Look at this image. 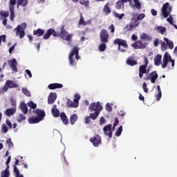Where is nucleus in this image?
Here are the masks:
<instances>
[{
    "label": "nucleus",
    "instance_id": "obj_1",
    "mask_svg": "<svg viewBox=\"0 0 177 177\" xmlns=\"http://www.w3.org/2000/svg\"><path fill=\"white\" fill-rule=\"evenodd\" d=\"M26 28H27V24L22 23L21 25H18L15 29L14 31H16V37H19L21 39L24 38L26 35Z\"/></svg>",
    "mask_w": 177,
    "mask_h": 177
},
{
    "label": "nucleus",
    "instance_id": "obj_2",
    "mask_svg": "<svg viewBox=\"0 0 177 177\" xmlns=\"http://www.w3.org/2000/svg\"><path fill=\"white\" fill-rule=\"evenodd\" d=\"M139 24H140V22H139V21H137L136 17H133L131 19L129 24L126 25L125 28H124V31H132L133 28H136V27H138Z\"/></svg>",
    "mask_w": 177,
    "mask_h": 177
},
{
    "label": "nucleus",
    "instance_id": "obj_3",
    "mask_svg": "<svg viewBox=\"0 0 177 177\" xmlns=\"http://www.w3.org/2000/svg\"><path fill=\"white\" fill-rule=\"evenodd\" d=\"M113 44L114 45H118V50L120 52H125V49H128V43L127 42V40L117 38L113 41ZM121 46H123L125 49L121 48Z\"/></svg>",
    "mask_w": 177,
    "mask_h": 177
},
{
    "label": "nucleus",
    "instance_id": "obj_4",
    "mask_svg": "<svg viewBox=\"0 0 177 177\" xmlns=\"http://www.w3.org/2000/svg\"><path fill=\"white\" fill-rule=\"evenodd\" d=\"M88 109L90 111H91V113L93 111L97 113H100L102 110H103V106L100 105V102H97V103L96 102L91 103L89 105Z\"/></svg>",
    "mask_w": 177,
    "mask_h": 177
},
{
    "label": "nucleus",
    "instance_id": "obj_5",
    "mask_svg": "<svg viewBox=\"0 0 177 177\" xmlns=\"http://www.w3.org/2000/svg\"><path fill=\"white\" fill-rule=\"evenodd\" d=\"M172 12V7L169 6V3H165L162 8V15L167 19Z\"/></svg>",
    "mask_w": 177,
    "mask_h": 177
},
{
    "label": "nucleus",
    "instance_id": "obj_6",
    "mask_svg": "<svg viewBox=\"0 0 177 177\" xmlns=\"http://www.w3.org/2000/svg\"><path fill=\"white\" fill-rule=\"evenodd\" d=\"M100 38L101 42L103 44H107V42H109V38H110L109 32H107L106 29H102L100 33Z\"/></svg>",
    "mask_w": 177,
    "mask_h": 177
},
{
    "label": "nucleus",
    "instance_id": "obj_7",
    "mask_svg": "<svg viewBox=\"0 0 177 177\" xmlns=\"http://www.w3.org/2000/svg\"><path fill=\"white\" fill-rule=\"evenodd\" d=\"M90 142L93 143L94 147H99V145H102V137L99 134H95L90 138Z\"/></svg>",
    "mask_w": 177,
    "mask_h": 177
},
{
    "label": "nucleus",
    "instance_id": "obj_8",
    "mask_svg": "<svg viewBox=\"0 0 177 177\" xmlns=\"http://www.w3.org/2000/svg\"><path fill=\"white\" fill-rule=\"evenodd\" d=\"M59 37L65 41H70L71 39V35L68 34V32L64 29V25L61 27Z\"/></svg>",
    "mask_w": 177,
    "mask_h": 177
},
{
    "label": "nucleus",
    "instance_id": "obj_9",
    "mask_svg": "<svg viewBox=\"0 0 177 177\" xmlns=\"http://www.w3.org/2000/svg\"><path fill=\"white\" fill-rule=\"evenodd\" d=\"M171 59L172 57H171V55H169L168 52H165L163 55L162 68H165V67L168 66V63L171 62Z\"/></svg>",
    "mask_w": 177,
    "mask_h": 177
},
{
    "label": "nucleus",
    "instance_id": "obj_10",
    "mask_svg": "<svg viewBox=\"0 0 177 177\" xmlns=\"http://www.w3.org/2000/svg\"><path fill=\"white\" fill-rule=\"evenodd\" d=\"M112 127L113 125L111 124H107L103 128L105 135H106V136H109V139H111L113 138V131H111Z\"/></svg>",
    "mask_w": 177,
    "mask_h": 177
},
{
    "label": "nucleus",
    "instance_id": "obj_11",
    "mask_svg": "<svg viewBox=\"0 0 177 177\" xmlns=\"http://www.w3.org/2000/svg\"><path fill=\"white\" fill-rule=\"evenodd\" d=\"M132 48L134 49H145L146 44H143L140 40H138L135 43L131 44Z\"/></svg>",
    "mask_w": 177,
    "mask_h": 177
},
{
    "label": "nucleus",
    "instance_id": "obj_12",
    "mask_svg": "<svg viewBox=\"0 0 177 177\" xmlns=\"http://www.w3.org/2000/svg\"><path fill=\"white\" fill-rule=\"evenodd\" d=\"M57 97V95L56 93H50L48 97V104H53L55 102H56Z\"/></svg>",
    "mask_w": 177,
    "mask_h": 177
},
{
    "label": "nucleus",
    "instance_id": "obj_13",
    "mask_svg": "<svg viewBox=\"0 0 177 177\" xmlns=\"http://www.w3.org/2000/svg\"><path fill=\"white\" fill-rule=\"evenodd\" d=\"M10 67L12 71L15 73H17L19 71L17 70V60L16 58H13L10 61Z\"/></svg>",
    "mask_w": 177,
    "mask_h": 177
},
{
    "label": "nucleus",
    "instance_id": "obj_14",
    "mask_svg": "<svg viewBox=\"0 0 177 177\" xmlns=\"http://www.w3.org/2000/svg\"><path fill=\"white\" fill-rule=\"evenodd\" d=\"M16 111H17L16 107H12V108L7 109L4 112V114L7 115V117H12V115H15V113H16Z\"/></svg>",
    "mask_w": 177,
    "mask_h": 177
},
{
    "label": "nucleus",
    "instance_id": "obj_15",
    "mask_svg": "<svg viewBox=\"0 0 177 177\" xmlns=\"http://www.w3.org/2000/svg\"><path fill=\"white\" fill-rule=\"evenodd\" d=\"M79 105V103H75V102L71 101L69 98L67 99L66 106L69 109H75L78 107Z\"/></svg>",
    "mask_w": 177,
    "mask_h": 177
},
{
    "label": "nucleus",
    "instance_id": "obj_16",
    "mask_svg": "<svg viewBox=\"0 0 177 177\" xmlns=\"http://www.w3.org/2000/svg\"><path fill=\"white\" fill-rule=\"evenodd\" d=\"M28 122L29 124H38V122H41V120L38 116L35 115L28 118Z\"/></svg>",
    "mask_w": 177,
    "mask_h": 177
},
{
    "label": "nucleus",
    "instance_id": "obj_17",
    "mask_svg": "<svg viewBox=\"0 0 177 177\" xmlns=\"http://www.w3.org/2000/svg\"><path fill=\"white\" fill-rule=\"evenodd\" d=\"M147 73V66H145L144 65H141L139 67V77L140 78H143V74H146Z\"/></svg>",
    "mask_w": 177,
    "mask_h": 177
},
{
    "label": "nucleus",
    "instance_id": "obj_18",
    "mask_svg": "<svg viewBox=\"0 0 177 177\" xmlns=\"http://www.w3.org/2000/svg\"><path fill=\"white\" fill-rule=\"evenodd\" d=\"M80 52V48L77 47V46H75L71 51L70 53H73V57H74V55H75V59L77 60H80L81 59V57H80V55H78Z\"/></svg>",
    "mask_w": 177,
    "mask_h": 177
},
{
    "label": "nucleus",
    "instance_id": "obj_19",
    "mask_svg": "<svg viewBox=\"0 0 177 177\" xmlns=\"http://www.w3.org/2000/svg\"><path fill=\"white\" fill-rule=\"evenodd\" d=\"M162 62V55L161 54H158L154 58V64L155 66H160Z\"/></svg>",
    "mask_w": 177,
    "mask_h": 177
},
{
    "label": "nucleus",
    "instance_id": "obj_20",
    "mask_svg": "<svg viewBox=\"0 0 177 177\" xmlns=\"http://www.w3.org/2000/svg\"><path fill=\"white\" fill-rule=\"evenodd\" d=\"M59 117L64 125H68V118H67V115L64 112H62Z\"/></svg>",
    "mask_w": 177,
    "mask_h": 177
},
{
    "label": "nucleus",
    "instance_id": "obj_21",
    "mask_svg": "<svg viewBox=\"0 0 177 177\" xmlns=\"http://www.w3.org/2000/svg\"><path fill=\"white\" fill-rule=\"evenodd\" d=\"M126 63L128 66L133 67V66H136L138 64V61L133 59V57H131L127 59Z\"/></svg>",
    "mask_w": 177,
    "mask_h": 177
},
{
    "label": "nucleus",
    "instance_id": "obj_22",
    "mask_svg": "<svg viewBox=\"0 0 177 177\" xmlns=\"http://www.w3.org/2000/svg\"><path fill=\"white\" fill-rule=\"evenodd\" d=\"M48 89H59L60 88H63V84L59 83H53L50 84L48 86Z\"/></svg>",
    "mask_w": 177,
    "mask_h": 177
},
{
    "label": "nucleus",
    "instance_id": "obj_23",
    "mask_svg": "<svg viewBox=\"0 0 177 177\" xmlns=\"http://www.w3.org/2000/svg\"><path fill=\"white\" fill-rule=\"evenodd\" d=\"M110 6V2H107L103 8V12L104 13H105V15L107 16L109 15H110V13H111V8H109Z\"/></svg>",
    "mask_w": 177,
    "mask_h": 177
},
{
    "label": "nucleus",
    "instance_id": "obj_24",
    "mask_svg": "<svg viewBox=\"0 0 177 177\" xmlns=\"http://www.w3.org/2000/svg\"><path fill=\"white\" fill-rule=\"evenodd\" d=\"M56 107H57L56 104H54L51 110V113L53 117H55V118L60 117V111L56 109Z\"/></svg>",
    "mask_w": 177,
    "mask_h": 177
},
{
    "label": "nucleus",
    "instance_id": "obj_25",
    "mask_svg": "<svg viewBox=\"0 0 177 177\" xmlns=\"http://www.w3.org/2000/svg\"><path fill=\"white\" fill-rule=\"evenodd\" d=\"M36 114L37 115V118H40V121H42V120L45 118V111L37 109Z\"/></svg>",
    "mask_w": 177,
    "mask_h": 177
},
{
    "label": "nucleus",
    "instance_id": "obj_26",
    "mask_svg": "<svg viewBox=\"0 0 177 177\" xmlns=\"http://www.w3.org/2000/svg\"><path fill=\"white\" fill-rule=\"evenodd\" d=\"M151 75V84H156V80L158 78V74L157 73V71H153L150 73Z\"/></svg>",
    "mask_w": 177,
    "mask_h": 177
},
{
    "label": "nucleus",
    "instance_id": "obj_27",
    "mask_svg": "<svg viewBox=\"0 0 177 177\" xmlns=\"http://www.w3.org/2000/svg\"><path fill=\"white\" fill-rule=\"evenodd\" d=\"M45 34V30L38 28L36 30L33 31V35H36V37H42Z\"/></svg>",
    "mask_w": 177,
    "mask_h": 177
},
{
    "label": "nucleus",
    "instance_id": "obj_28",
    "mask_svg": "<svg viewBox=\"0 0 177 177\" xmlns=\"http://www.w3.org/2000/svg\"><path fill=\"white\" fill-rule=\"evenodd\" d=\"M6 83H7V85H8V88H10V89L12 88H19V84H17V83H16L14 81L7 80Z\"/></svg>",
    "mask_w": 177,
    "mask_h": 177
},
{
    "label": "nucleus",
    "instance_id": "obj_29",
    "mask_svg": "<svg viewBox=\"0 0 177 177\" xmlns=\"http://www.w3.org/2000/svg\"><path fill=\"white\" fill-rule=\"evenodd\" d=\"M77 120H78V115H77V114L74 113L71 115L70 117L71 125H74Z\"/></svg>",
    "mask_w": 177,
    "mask_h": 177
},
{
    "label": "nucleus",
    "instance_id": "obj_30",
    "mask_svg": "<svg viewBox=\"0 0 177 177\" xmlns=\"http://www.w3.org/2000/svg\"><path fill=\"white\" fill-rule=\"evenodd\" d=\"M20 109L24 114H27L28 113V108H27V105L24 102H21L20 104Z\"/></svg>",
    "mask_w": 177,
    "mask_h": 177
},
{
    "label": "nucleus",
    "instance_id": "obj_31",
    "mask_svg": "<svg viewBox=\"0 0 177 177\" xmlns=\"http://www.w3.org/2000/svg\"><path fill=\"white\" fill-rule=\"evenodd\" d=\"M140 39L142 41H151V37L147 33L142 32L140 35Z\"/></svg>",
    "mask_w": 177,
    "mask_h": 177
},
{
    "label": "nucleus",
    "instance_id": "obj_32",
    "mask_svg": "<svg viewBox=\"0 0 177 177\" xmlns=\"http://www.w3.org/2000/svg\"><path fill=\"white\" fill-rule=\"evenodd\" d=\"M165 42H166L167 46L169 47V49H174V41L168 39V38L165 37L164 38Z\"/></svg>",
    "mask_w": 177,
    "mask_h": 177
},
{
    "label": "nucleus",
    "instance_id": "obj_33",
    "mask_svg": "<svg viewBox=\"0 0 177 177\" xmlns=\"http://www.w3.org/2000/svg\"><path fill=\"white\" fill-rule=\"evenodd\" d=\"M26 5H28V0H17V8L19 6L24 8Z\"/></svg>",
    "mask_w": 177,
    "mask_h": 177
},
{
    "label": "nucleus",
    "instance_id": "obj_34",
    "mask_svg": "<svg viewBox=\"0 0 177 177\" xmlns=\"http://www.w3.org/2000/svg\"><path fill=\"white\" fill-rule=\"evenodd\" d=\"M52 35V28L47 30L46 32L43 35V39H49Z\"/></svg>",
    "mask_w": 177,
    "mask_h": 177
},
{
    "label": "nucleus",
    "instance_id": "obj_35",
    "mask_svg": "<svg viewBox=\"0 0 177 177\" xmlns=\"http://www.w3.org/2000/svg\"><path fill=\"white\" fill-rule=\"evenodd\" d=\"M9 9H10V19L11 21H15V6H10Z\"/></svg>",
    "mask_w": 177,
    "mask_h": 177
},
{
    "label": "nucleus",
    "instance_id": "obj_36",
    "mask_svg": "<svg viewBox=\"0 0 177 177\" xmlns=\"http://www.w3.org/2000/svg\"><path fill=\"white\" fill-rule=\"evenodd\" d=\"M68 59L71 66H75L77 64L75 60L74 59V53H70Z\"/></svg>",
    "mask_w": 177,
    "mask_h": 177
},
{
    "label": "nucleus",
    "instance_id": "obj_37",
    "mask_svg": "<svg viewBox=\"0 0 177 177\" xmlns=\"http://www.w3.org/2000/svg\"><path fill=\"white\" fill-rule=\"evenodd\" d=\"M26 117L23 114H19L17 116V122H21L22 121H26Z\"/></svg>",
    "mask_w": 177,
    "mask_h": 177
},
{
    "label": "nucleus",
    "instance_id": "obj_38",
    "mask_svg": "<svg viewBox=\"0 0 177 177\" xmlns=\"http://www.w3.org/2000/svg\"><path fill=\"white\" fill-rule=\"evenodd\" d=\"M113 16H115V17H116V19H118V20H122V18L124 17V16H125L124 13H122V14H119L118 12H113Z\"/></svg>",
    "mask_w": 177,
    "mask_h": 177
},
{
    "label": "nucleus",
    "instance_id": "obj_39",
    "mask_svg": "<svg viewBox=\"0 0 177 177\" xmlns=\"http://www.w3.org/2000/svg\"><path fill=\"white\" fill-rule=\"evenodd\" d=\"M8 131H9V127H8L6 123H3L1 126V132L3 133H8Z\"/></svg>",
    "mask_w": 177,
    "mask_h": 177
},
{
    "label": "nucleus",
    "instance_id": "obj_40",
    "mask_svg": "<svg viewBox=\"0 0 177 177\" xmlns=\"http://www.w3.org/2000/svg\"><path fill=\"white\" fill-rule=\"evenodd\" d=\"M156 30H158V31H159V32L162 34V35H164V34L165 33V31H167V28L162 26H158L156 28Z\"/></svg>",
    "mask_w": 177,
    "mask_h": 177
},
{
    "label": "nucleus",
    "instance_id": "obj_41",
    "mask_svg": "<svg viewBox=\"0 0 177 177\" xmlns=\"http://www.w3.org/2000/svg\"><path fill=\"white\" fill-rule=\"evenodd\" d=\"M115 6L116 8V9H121V8H122V6L124 7V3H122V1H121V0L118 1L115 4Z\"/></svg>",
    "mask_w": 177,
    "mask_h": 177
},
{
    "label": "nucleus",
    "instance_id": "obj_42",
    "mask_svg": "<svg viewBox=\"0 0 177 177\" xmlns=\"http://www.w3.org/2000/svg\"><path fill=\"white\" fill-rule=\"evenodd\" d=\"M106 48H107V46L106 45V44L102 43L99 45L98 49L100 52H104V50H106Z\"/></svg>",
    "mask_w": 177,
    "mask_h": 177
},
{
    "label": "nucleus",
    "instance_id": "obj_43",
    "mask_svg": "<svg viewBox=\"0 0 177 177\" xmlns=\"http://www.w3.org/2000/svg\"><path fill=\"white\" fill-rule=\"evenodd\" d=\"M100 112H95L93 113H90V118H92L93 120H96L99 117Z\"/></svg>",
    "mask_w": 177,
    "mask_h": 177
},
{
    "label": "nucleus",
    "instance_id": "obj_44",
    "mask_svg": "<svg viewBox=\"0 0 177 177\" xmlns=\"http://www.w3.org/2000/svg\"><path fill=\"white\" fill-rule=\"evenodd\" d=\"M21 91L25 94L26 96H28V97H30V96H31V93H30V91H28L26 88H22Z\"/></svg>",
    "mask_w": 177,
    "mask_h": 177
},
{
    "label": "nucleus",
    "instance_id": "obj_45",
    "mask_svg": "<svg viewBox=\"0 0 177 177\" xmlns=\"http://www.w3.org/2000/svg\"><path fill=\"white\" fill-rule=\"evenodd\" d=\"M10 104H11L12 107H15V109H16V107H17L16 105L17 104L16 99H15L14 97H11L10 99Z\"/></svg>",
    "mask_w": 177,
    "mask_h": 177
},
{
    "label": "nucleus",
    "instance_id": "obj_46",
    "mask_svg": "<svg viewBox=\"0 0 177 177\" xmlns=\"http://www.w3.org/2000/svg\"><path fill=\"white\" fill-rule=\"evenodd\" d=\"M122 133V125H121L115 132V136H121Z\"/></svg>",
    "mask_w": 177,
    "mask_h": 177
},
{
    "label": "nucleus",
    "instance_id": "obj_47",
    "mask_svg": "<svg viewBox=\"0 0 177 177\" xmlns=\"http://www.w3.org/2000/svg\"><path fill=\"white\" fill-rule=\"evenodd\" d=\"M105 110H106V111H108L109 113L113 111V107L110 105V103H106L105 106Z\"/></svg>",
    "mask_w": 177,
    "mask_h": 177
},
{
    "label": "nucleus",
    "instance_id": "obj_48",
    "mask_svg": "<svg viewBox=\"0 0 177 177\" xmlns=\"http://www.w3.org/2000/svg\"><path fill=\"white\" fill-rule=\"evenodd\" d=\"M6 125L8 127L9 129H12V122H10V120L9 119L6 120Z\"/></svg>",
    "mask_w": 177,
    "mask_h": 177
},
{
    "label": "nucleus",
    "instance_id": "obj_49",
    "mask_svg": "<svg viewBox=\"0 0 177 177\" xmlns=\"http://www.w3.org/2000/svg\"><path fill=\"white\" fill-rule=\"evenodd\" d=\"M28 106L30 107V109H37V104H35L32 101L29 102Z\"/></svg>",
    "mask_w": 177,
    "mask_h": 177
},
{
    "label": "nucleus",
    "instance_id": "obj_50",
    "mask_svg": "<svg viewBox=\"0 0 177 177\" xmlns=\"http://www.w3.org/2000/svg\"><path fill=\"white\" fill-rule=\"evenodd\" d=\"M0 15L3 16V17H9V11H1Z\"/></svg>",
    "mask_w": 177,
    "mask_h": 177
},
{
    "label": "nucleus",
    "instance_id": "obj_51",
    "mask_svg": "<svg viewBox=\"0 0 177 177\" xmlns=\"http://www.w3.org/2000/svg\"><path fill=\"white\" fill-rule=\"evenodd\" d=\"M134 6L138 10H140V9H142V4L139 1H137L136 3H134Z\"/></svg>",
    "mask_w": 177,
    "mask_h": 177
},
{
    "label": "nucleus",
    "instance_id": "obj_52",
    "mask_svg": "<svg viewBox=\"0 0 177 177\" xmlns=\"http://www.w3.org/2000/svg\"><path fill=\"white\" fill-rule=\"evenodd\" d=\"M167 49V44H165V42H162L161 44V50L163 52H165V50Z\"/></svg>",
    "mask_w": 177,
    "mask_h": 177
},
{
    "label": "nucleus",
    "instance_id": "obj_53",
    "mask_svg": "<svg viewBox=\"0 0 177 177\" xmlns=\"http://www.w3.org/2000/svg\"><path fill=\"white\" fill-rule=\"evenodd\" d=\"M144 17H146V15H145V14H141L136 17V19L137 21H139V20H143Z\"/></svg>",
    "mask_w": 177,
    "mask_h": 177
},
{
    "label": "nucleus",
    "instance_id": "obj_54",
    "mask_svg": "<svg viewBox=\"0 0 177 177\" xmlns=\"http://www.w3.org/2000/svg\"><path fill=\"white\" fill-rule=\"evenodd\" d=\"M81 99V96L78 94L75 95V99L73 100V102L75 103H78L80 102V100Z\"/></svg>",
    "mask_w": 177,
    "mask_h": 177
},
{
    "label": "nucleus",
    "instance_id": "obj_55",
    "mask_svg": "<svg viewBox=\"0 0 177 177\" xmlns=\"http://www.w3.org/2000/svg\"><path fill=\"white\" fill-rule=\"evenodd\" d=\"M80 5H84V6H88L89 5V1L86 0H80Z\"/></svg>",
    "mask_w": 177,
    "mask_h": 177
},
{
    "label": "nucleus",
    "instance_id": "obj_56",
    "mask_svg": "<svg viewBox=\"0 0 177 177\" xmlns=\"http://www.w3.org/2000/svg\"><path fill=\"white\" fill-rule=\"evenodd\" d=\"M142 88H143L144 92H145V93H149V88H147V84H146V82L143 83Z\"/></svg>",
    "mask_w": 177,
    "mask_h": 177
},
{
    "label": "nucleus",
    "instance_id": "obj_57",
    "mask_svg": "<svg viewBox=\"0 0 177 177\" xmlns=\"http://www.w3.org/2000/svg\"><path fill=\"white\" fill-rule=\"evenodd\" d=\"M14 173L15 174V176L20 174V170H19L16 165H14Z\"/></svg>",
    "mask_w": 177,
    "mask_h": 177
},
{
    "label": "nucleus",
    "instance_id": "obj_58",
    "mask_svg": "<svg viewBox=\"0 0 177 177\" xmlns=\"http://www.w3.org/2000/svg\"><path fill=\"white\" fill-rule=\"evenodd\" d=\"M6 143L8 145L9 147H13V142H12V140L10 138H8L6 140Z\"/></svg>",
    "mask_w": 177,
    "mask_h": 177
},
{
    "label": "nucleus",
    "instance_id": "obj_59",
    "mask_svg": "<svg viewBox=\"0 0 177 177\" xmlns=\"http://www.w3.org/2000/svg\"><path fill=\"white\" fill-rule=\"evenodd\" d=\"M167 21L171 25L174 24V18L172 17V15H170L169 17L167 19Z\"/></svg>",
    "mask_w": 177,
    "mask_h": 177
},
{
    "label": "nucleus",
    "instance_id": "obj_60",
    "mask_svg": "<svg viewBox=\"0 0 177 177\" xmlns=\"http://www.w3.org/2000/svg\"><path fill=\"white\" fill-rule=\"evenodd\" d=\"M144 63H145V64L142 66H144L145 67H147V66H149V59H147V57H144Z\"/></svg>",
    "mask_w": 177,
    "mask_h": 177
},
{
    "label": "nucleus",
    "instance_id": "obj_61",
    "mask_svg": "<svg viewBox=\"0 0 177 177\" xmlns=\"http://www.w3.org/2000/svg\"><path fill=\"white\" fill-rule=\"evenodd\" d=\"M109 30H111L110 32H111L112 34L115 31V28L114 27L113 24H111L109 27Z\"/></svg>",
    "mask_w": 177,
    "mask_h": 177
},
{
    "label": "nucleus",
    "instance_id": "obj_62",
    "mask_svg": "<svg viewBox=\"0 0 177 177\" xmlns=\"http://www.w3.org/2000/svg\"><path fill=\"white\" fill-rule=\"evenodd\" d=\"M52 35L53 37H59V35H57V32H56V30L55 29L51 28Z\"/></svg>",
    "mask_w": 177,
    "mask_h": 177
},
{
    "label": "nucleus",
    "instance_id": "obj_63",
    "mask_svg": "<svg viewBox=\"0 0 177 177\" xmlns=\"http://www.w3.org/2000/svg\"><path fill=\"white\" fill-rule=\"evenodd\" d=\"M10 175V173L9 172L8 170H6L4 171V174H3V176L2 177H9Z\"/></svg>",
    "mask_w": 177,
    "mask_h": 177
},
{
    "label": "nucleus",
    "instance_id": "obj_64",
    "mask_svg": "<svg viewBox=\"0 0 177 177\" xmlns=\"http://www.w3.org/2000/svg\"><path fill=\"white\" fill-rule=\"evenodd\" d=\"M10 3V6H15V5H16V0H10L9 1Z\"/></svg>",
    "mask_w": 177,
    "mask_h": 177
}]
</instances>
